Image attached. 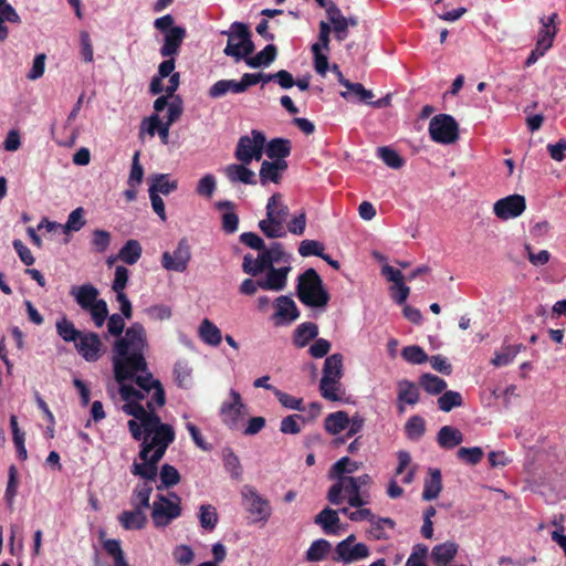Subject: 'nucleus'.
<instances>
[{
  "mask_svg": "<svg viewBox=\"0 0 566 566\" xmlns=\"http://www.w3.org/2000/svg\"><path fill=\"white\" fill-rule=\"evenodd\" d=\"M147 349L146 329L143 324L136 322L125 331L124 337L115 340L112 357L116 381L122 385L125 380L135 377L137 390H142L145 398L161 384L147 369L145 358Z\"/></svg>",
  "mask_w": 566,
  "mask_h": 566,
  "instance_id": "obj_1",
  "label": "nucleus"
},
{
  "mask_svg": "<svg viewBox=\"0 0 566 566\" xmlns=\"http://www.w3.org/2000/svg\"><path fill=\"white\" fill-rule=\"evenodd\" d=\"M346 463H349V458L343 457L332 465L328 475L335 482L328 489L326 499L333 505L347 501L352 507L365 506L370 503L369 490H359L353 476L349 475L358 470V465L345 468Z\"/></svg>",
  "mask_w": 566,
  "mask_h": 566,
  "instance_id": "obj_2",
  "label": "nucleus"
},
{
  "mask_svg": "<svg viewBox=\"0 0 566 566\" xmlns=\"http://www.w3.org/2000/svg\"><path fill=\"white\" fill-rule=\"evenodd\" d=\"M176 433L169 430H163L161 434L145 438L140 443L139 459L142 462H134L130 472L135 476H139L142 482L156 481L158 475V462L163 459L168 447L175 441Z\"/></svg>",
  "mask_w": 566,
  "mask_h": 566,
  "instance_id": "obj_3",
  "label": "nucleus"
},
{
  "mask_svg": "<svg viewBox=\"0 0 566 566\" xmlns=\"http://www.w3.org/2000/svg\"><path fill=\"white\" fill-rule=\"evenodd\" d=\"M119 394L125 403L122 409L126 415L133 416L138 421H143L146 431V438L161 434L163 430L175 432L172 426L161 422L160 417L153 411H148L140 401L145 399V394L137 390L133 385L122 384Z\"/></svg>",
  "mask_w": 566,
  "mask_h": 566,
  "instance_id": "obj_4",
  "label": "nucleus"
},
{
  "mask_svg": "<svg viewBox=\"0 0 566 566\" xmlns=\"http://www.w3.org/2000/svg\"><path fill=\"white\" fill-rule=\"evenodd\" d=\"M70 295L83 311L90 313L97 328L105 324L108 316V307L103 298H98L99 292L97 287L91 283L73 285L70 289Z\"/></svg>",
  "mask_w": 566,
  "mask_h": 566,
  "instance_id": "obj_5",
  "label": "nucleus"
},
{
  "mask_svg": "<svg viewBox=\"0 0 566 566\" xmlns=\"http://www.w3.org/2000/svg\"><path fill=\"white\" fill-rule=\"evenodd\" d=\"M296 295L303 304L310 307H322L329 301L321 276L312 268L298 276Z\"/></svg>",
  "mask_w": 566,
  "mask_h": 566,
  "instance_id": "obj_6",
  "label": "nucleus"
},
{
  "mask_svg": "<svg viewBox=\"0 0 566 566\" xmlns=\"http://www.w3.org/2000/svg\"><path fill=\"white\" fill-rule=\"evenodd\" d=\"M221 34L228 36L224 54L233 57L237 62L245 60L254 51V43L247 24L235 21L229 30L222 31Z\"/></svg>",
  "mask_w": 566,
  "mask_h": 566,
  "instance_id": "obj_7",
  "label": "nucleus"
},
{
  "mask_svg": "<svg viewBox=\"0 0 566 566\" xmlns=\"http://www.w3.org/2000/svg\"><path fill=\"white\" fill-rule=\"evenodd\" d=\"M181 512V497L177 493H158L151 504L150 516L155 527L164 528L178 518Z\"/></svg>",
  "mask_w": 566,
  "mask_h": 566,
  "instance_id": "obj_8",
  "label": "nucleus"
},
{
  "mask_svg": "<svg viewBox=\"0 0 566 566\" xmlns=\"http://www.w3.org/2000/svg\"><path fill=\"white\" fill-rule=\"evenodd\" d=\"M242 506L249 514L251 524L265 525L272 515L270 501L249 484L241 488Z\"/></svg>",
  "mask_w": 566,
  "mask_h": 566,
  "instance_id": "obj_9",
  "label": "nucleus"
},
{
  "mask_svg": "<svg viewBox=\"0 0 566 566\" xmlns=\"http://www.w3.org/2000/svg\"><path fill=\"white\" fill-rule=\"evenodd\" d=\"M264 134L253 129L251 135H244L239 138L234 157L244 165L251 164L252 160H260L264 153Z\"/></svg>",
  "mask_w": 566,
  "mask_h": 566,
  "instance_id": "obj_10",
  "label": "nucleus"
},
{
  "mask_svg": "<svg viewBox=\"0 0 566 566\" xmlns=\"http://www.w3.org/2000/svg\"><path fill=\"white\" fill-rule=\"evenodd\" d=\"M430 138L439 144L449 145L459 138V127L455 119L448 114H439L429 123Z\"/></svg>",
  "mask_w": 566,
  "mask_h": 566,
  "instance_id": "obj_11",
  "label": "nucleus"
},
{
  "mask_svg": "<svg viewBox=\"0 0 566 566\" xmlns=\"http://www.w3.org/2000/svg\"><path fill=\"white\" fill-rule=\"evenodd\" d=\"M191 259L190 245L186 239L179 240L172 252L166 251L161 256V265L167 271L185 272Z\"/></svg>",
  "mask_w": 566,
  "mask_h": 566,
  "instance_id": "obj_12",
  "label": "nucleus"
},
{
  "mask_svg": "<svg viewBox=\"0 0 566 566\" xmlns=\"http://www.w3.org/2000/svg\"><path fill=\"white\" fill-rule=\"evenodd\" d=\"M526 209L524 196L510 195L499 199L493 206L494 214L501 220H510L520 217Z\"/></svg>",
  "mask_w": 566,
  "mask_h": 566,
  "instance_id": "obj_13",
  "label": "nucleus"
},
{
  "mask_svg": "<svg viewBox=\"0 0 566 566\" xmlns=\"http://www.w3.org/2000/svg\"><path fill=\"white\" fill-rule=\"evenodd\" d=\"M229 396L230 399L221 403L219 415L221 421L228 428L234 429L238 426L239 419L242 416V411L245 406L242 401L241 395L237 390L231 389Z\"/></svg>",
  "mask_w": 566,
  "mask_h": 566,
  "instance_id": "obj_14",
  "label": "nucleus"
},
{
  "mask_svg": "<svg viewBox=\"0 0 566 566\" xmlns=\"http://www.w3.org/2000/svg\"><path fill=\"white\" fill-rule=\"evenodd\" d=\"M274 308L275 312L272 319L276 326L290 325L300 316L295 302L286 295H281L275 298Z\"/></svg>",
  "mask_w": 566,
  "mask_h": 566,
  "instance_id": "obj_15",
  "label": "nucleus"
},
{
  "mask_svg": "<svg viewBox=\"0 0 566 566\" xmlns=\"http://www.w3.org/2000/svg\"><path fill=\"white\" fill-rule=\"evenodd\" d=\"M77 353L86 361H96L101 357L102 340L94 332H83L81 337L74 344Z\"/></svg>",
  "mask_w": 566,
  "mask_h": 566,
  "instance_id": "obj_16",
  "label": "nucleus"
},
{
  "mask_svg": "<svg viewBox=\"0 0 566 566\" xmlns=\"http://www.w3.org/2000/svg\"><path fill=\"white\" fill-rule=\"evenodd\" d=\"M334 560L342 562L344 564H352L369 556V548L364 543H357L352 546H347V543H338L335 547Z\"/></svg>",
  "mask_w": 566,
  "mask_h": 566,
  "instance_id": "obj_17",
  "label": "nucleus"
},
{
  "mask_svg": "<svg viewBox=\"0 0 566 566\" xmlns=\"http://www.w3.org/2000/svg\"><path fill=\"white\" fill-rule=\"evenodd\" d=\"M268 273L261 280V289L264 291L281 292L286 287L287 275L292 268L290 265L282 268H268Z\"/></svg>",
  "mask_w": 566,
  "mask_h": 566,
  "instance_id": "obj_18",
  "label": "nucleus"
},
{
  "mask_svg": "<svg viewBox=\"0 0 566 566\" xmlns=\"http://www.w3.org/2000/svg\"><path fill=\"white\" fill-rule=\"evenodd\" d=\"M557 18H558L557 13L554 12L547 18L543 17L539 19L542 27L538 31L537 41H536L535 46H537L541 50H544L546 52L552 48L554 39L557 33V28H556Z\"/></svg>",
  "mask_w": 566,
  "mask_h": 566,
  "instance_id": "obj_19",
  "label": "nucleus"
},
{
  "mask_svg": "<svg viewBox=\"0 0 566 566\" xmlns=\"http://www.w3.org/2000/svg\"><path fill=\"white\" fill-rule=\"evenodd\" d=\"M186 38V30L182 27H174L165 33L164 44L159 52L163 57H175Z\"/></svg>",
  "mask_w": 566,
  "mask_h": 566,
  "instance_id": "obj_20",
  "label": "nucleus"
},
{
  "mask_svg": "<svg viewBox=\"0 0 566 566\" xmlns=\"http://www.w3.org/2000/svg\"><path fill=\"white\" fill-rule=\"evenodd\" d=\"M314 523L319 525L326 535H339L342 532L338 511L331 507L322 510L315 516Z\"/></svg>",
  "mask_w": 566,
  "mask_h": 566,
  "instance_id": "obj_21",
  "label": "nucleus"
},
{
  "mask_svg": "<svg viewBox=\"0 0 566 566\" xmlns=\"http://www.w3.org/2000/svg\"><path fill=\"white\" fill-rule=\"evenodd\" d=\"M182 111H184L182 99L180 98V96H176L172 101H170L166 120L161 124V126L157 130V134L159 135V138L163 144L166 145L168 143L170 126L177 119H179V117L182 114Z\"/></svg>",
  "mask_w": 566,
  "mask_h": 566,
  "instance_id": "obj_22",
  "label": "nucleus"
},
{
  "mask_svg": "<svg viewBox=\"0 0 566 566\" xmlns=\"http://www.w3.org/2000/svg\"><path fill=\"white\" fill-rule=\"evenodd\" d=\"M459 545L453 541H447L442 544L433 546L431 549V560L437 566H447L458 554Z\"/></svg>",
  "mask_w": 566,
  "mask_h": 566,
  "instance_id": "obj_23",
  "label": "nucleus"
},
{
  "mask_svg": "<svg viewBox=\"0 0 566 566\" xmlns=\"http://www.w3.org/2000/svg\"><path fill=\"white\" fill-rule=\"evenodd\" d=\"M244 164H231L224 168V174L230 182H242L244 185H255L256 178L253 170Z\"/></svg>",
  "mask_w": 566,
  "mask_h": 566,
  "instance_id": "obj_24",
  "label": "nucleus"
},
{
  "mask_svg": "<svg viewBox=\"0 0 566 566\" xmlns=\"http://www.w3.org/2000/svg\"><path fill=\"white\" fill-rule=\"evenodd\" d=\"M287 168L285 160H264L260 168V182L265 186L268 182L277 184L281 179V172Z\"/></svg>",
  "mask_w": 566,
  "mask_h": 566,
  "instance_id": "obj_25",
  "label": "nucleus"
},
{
  "mask_svg": "<svg viewBox=\"0 0 566 566\" xmlns=\"http://www.w3.org/2000/svg\"><path fill=\"white\" fill-rule=\"evenodd\" d=\"M216 208L220 211H226L221 218L222 230L228 234L234 233L239 227V217L234 212V203L230 200H221L216 202Z\"/></svg>",
  "mask_w": 566,
  "mask_h": 566,
  "instance_id": "obj_26",
  "label": "nucleus"
},
{
  "mask_svg": "<svg viewBox=\"0 0 566 566\" xmlns=\"http://www.w3.org/2000/svg\"><path fill=\"white\" fill-rule=\"evenodd\" d=\"M339 84L347 88V92L340 93L346 99L354 97L358 102L369 103V99L374 97L370 90L365 88L360 83H352L343 76V73H339Z\"/></svg>",
  "mask_w": 566,
  "mask_h": 566,
  "instance_id": "obj_27",
  "label": "nucleus"
},
{
  "mask_svg": "<svg viewBox=\"0 0 566 566\" xmlns=\"http://www.w3.org/2000/svg\"><path fill=\"white\" fill-rule=\"evenodd\" d=\"M153 490L154 488L149 482H138L132 492V506L144 512L146 509H151L150 495L153 493Z\"/></svg>",
  "mask_w": 566,
  "mask_h": 566,
  "instance_id": "obj_28",
  "label": "nucleus"
},
{
  "mask_svg": "<svg viewBox=\"0 0 566 566\" xmlns=\"http://www.w3.org/2000/svg\"><path fill=\"white\" fill-rule=\"evenodd\" d=\"M289 217V208L282 202V195H272L266 205V218L285 226Z\"/></svg>",
  "mask_w": 566,
  "mask_h": 566,
  "instance_id": "obj_29",
  "label": "nucleus"
},
{
  "mask_svg": "<svg viewBox=\"0 0 566 566\" xmlns=\"http://www.w3.org/2000/svg\"><path fill=\"white\" fill-rule=\"evenodd\" d=\"M429 478L424 480L422 499L424 501L436 500L442 490L441 471L437 468H430Z\"/></svg>",
  "mask_w": 566,
  "mask_h": 566,
  "instance_id": "obj_30",
  "label": "nucleus"
},
{
  "mask_svg": "<svg viewBox=\"0 0 566 566\" xmlns=\"http://www.w3.org/2000/svg\"><path fill=\"white\" fill-rule=\"evenodd\" d=\"M6 22L19 24L21 18L8 0H0V41L7 40L9 35V29Z\"/></svg>",
  "mask_w": 566,
  "mask_h": 566,
  "instance_id": "obj_31",
  "label": "nucleus"
},
{
  "mask_svg": "<svg viewBox=\"0 0 566 566\" xmlns=\"http://www.w3.org/2000/svg\"><path fill=\"white\" fill-rule=\"evenodd\" d=\"M463 433L455 427L443 426L437 434V442L443 449H453L463 442Z\"/></svg>",
  "mask_w": 566,
  "mask_h": 566,
  "instance_id": "obj_32",
  "label": "nucleus"
},
{
  "mask_svg": "<svg viewBox=\"0 0 566 566\" xmlns=\"http://www.w3.org/2000/svg\"><path fill=\"white\" fill-rule=\"evenodd\" d=\"M198 334L200 339L210 346H219L222 340L220 328L208 318L202 319L200 323Z\"/></svg>",
  "mask_w": 566,
  "mask_h": 566,
  "instance_id": "obj_33",
  "label": "nucleus"
},
{
  "mask_svg": "<svg viewBox=\"0 0 566 566\" xmlns=\"http://www.w3.org/2000/svg\"><path fill=\"white\" fill-rule=\"evenodd\" d=\"M118 521L125 530H142L147 523V515L144 511L133 509L132 511H124Z\"/></svg>",
  "mask_w": 566,
  "mask_h": 566,
  "instance_id": "obj_34",
  "label": "nucleus"
},
{
  "mask_svg": "<svg viewBox=\"0 0 566 566\" xmlns=\"http://www.w3.org/2000/svg\"><path fill=\"white\" fill-rule=\"evenodd\" d=\"M525 349V347L522 344H515V345H506L504 344L501 348V350H497L494 353V357L491 359V364L494 367H503L507 366L517 356V354Z\"/></svg>",
  "mask_w": 566,
  "mask_h": 566,
  "instance_id": "obj_35",
  "label": "nucleus"
},
{
  "mask_svg": "<svg viewBox=\"0 0 566 566\" xmlns=\"http://www.w3.org/2000/svg\"><path fill=\"white\" fill-rule=\"evenodd\" d=\"M228 93L241 94L243 93V86H241L240 81L235 80H220L217 81L209 88V96L211 98H220L223 97Z\"/></svg>",
  "mask_w": 566,
  "mask_h": 566,
  "instance_id": "obj_36",
  "label": "nucleus"
},
{
  "mask_svg": "<svg viewBox=\"0 0 566 566\" xmlns=\"http://www.w3.org/2000/svg\"><path fill=\"white\" fill-rule=\"evenodd\" d=\"M350 420L346 411L339 410L327 415L324 428L329 434H338L347 429Z\"/></svg>",
  "mask_w": 566,
  "mask_h": 566,
  "instance_id": "obj_37",
  "label": "nucleus"
},
{
  "mask_svg": "<svg viewBox=\"0 0 566 566\" xmlns=\"http://www.w3.org/2000/svg\"><path fill=\"white\" fill-rule=\"evenodd\" d=\"M260 254L261 261H264L266 268H272L275 263L281 261H289V258L284 252L283 244L280 242H273L270 247L264 245Z\"/></svg>",
  "mask_w": 566,
  "mask_h": 566,
  "instance_id": "obj_38",
  "label": "nucleus"
},
{
  "mask_svg": "<svg viewBox=\"0 0 566 566\" xmlns=\"http://www.w3.org/2000/svg\"><path fill=\"white\" fill-rule=\"evenodd\" d=\"M265 153L272 161L285 160V158L291 154V143L289 139L274 138L269 142Z\"/></svg>",
  "mask_w": 566,
  "mask_h": 566,
  "instance_id": "obj_39",
  "label": "nucleus"
},
{
  "mask_svg": "<svg viewBox=\"0 0 566 566\" xmlns=\"http://www.w3.org/2000/svg\"><path fill=\"white\" fill-rule=\"evenodd\" d=\"M343 377V356L340 354H333L324 361L323 376L326 382L327 379H342Z\"/></svg>",
  "mask_w": 566,
  "mask_h": 566,
  "instance_id": "obj_40",
  "label": "nucleus"
},
{
  "mask_svg": "<svg viewBox=\"0 0 566 566\" xmlns=\"http://www.w3.org/2000/svg\"><path fill=\"white\" fill-rule=\"evenodd\" d=\"M143 253L140 243L135 239H129L118 251L117 258L126 264L137 263Z\"/></svg>",
  "mask_w": 566,
  "mask_h": 566,
  "instance_id": "obj_41",
  "label": "nucleus"
},
{
  "mask_svg": "<svg viewBox=\"0 0 566 566\" xmlns=\"http://www.w3.org/2000/svg\"><path fill=\"white\" fill-rule=\"evenodd\" d=\"M317 335L318 327L315 323H302L296 327L294 332V344L300 348L305 347L308 342L316 338Z\"/></svg>",
  "mask_w": 566,
  "mask_h": 566,
  "instance_id": "obj_42",
  "label": "nucleus"
},
{
  "mask_svg": "<svg viewBox=\"0 0 566 566\" xmlns=\"http://www.w3.org/2000/svg\"><path fill=\"white\" fill-rule=\"evenodd\" d=\"M277 51L274 44H268L262 51L254 56H247L245 63L253 69L269 66L276 57Z\"/></svg>",
  "mask_w": 566,
  "mask_h": 566,
  "instance_id": "obj_43",
  "label": "nucleus"
},
{
  "mask_svg": "<svg viewBox=\"0 0 566 566\" xmlns=\"http://www.w3.org/2000/svg\"><path fill=\"white\" fill-rule=\"evenodd\" d=\"M319 392L324 399L329 401H340L344 395L339 379H327L326 382L321 379Z\"/></svg>",
  "mask_w": 566,
  "mask_h": 566,
  "instance_id": "obj_44",
  "label": "nucleus"
},
{
  "mask_svg": "<svg viewBox=\"0 0 566 566\" xmlns=\"http://www.w3.org/2000/svg\"><path fill=\"white\" fill-rule=\"evenodd\" d=\"M178 187L177 180H170L169 175L167 174H157L153 176L151 185L149 186L148 191H153L154 193H163L165 196L175 191Z\"/></svg>",
  "mask_w": 566,
  "mask_h": 566,
  "instance_id": "obj_45",
  "label": "nucleus"
},
{
  "mask_svg": "<svg viewBox=\"0 0 566 566\" xmlns=\"http://www.w3.org/2000/svg\"><path fill=\"white\" fill-rule=\"evenodd\" d=\"M198 518L201 528L211 532L216 528L218 524L219 515L213 505L202 504L199 506Z\"/></svg>",
  "mask_w": 566,
  "mask_h": 566,
  "instance_id": "obj_46",
  "label": "nucleus"
},
{
  "mask_svg": "<svg viewBox=\"0 0 566 566\" xmlns=\"http://www.w3.org/2000/svg\"><path fill=\"white\" fill-rule=\"evenodd\" d=\"M158 474L160 480V483L156 486L158 491L170 489L180 482V474L171 464H163Z\"/></svg>",
  "mask_w": 566,
  "mask_h": 566,
  "instance_id": "obj_47",
  "label": "nucleus"
},
{
  "mask_svg": "<svg viewBox=\"0 0 566 566\" xmlns=\"http://www.w3.org/2000/svg\"><path fill=\"white\" fill-rule=\"evenodd\" d=\"M222 461L224 469L230 476L234 480H240L242 476V467L239 457L231 448H224L222 450Z\"/></svg>",
  "mask_w": 566,
  "mask_h": 566,
  "instance_id": "obj_48",
  "label": "nucleus"
},
{
  "mask_svg": "<svg viewBox=\"0 0 566 566\" xmlns=\"http://www.w3.org/2000/svg\"><path fill=\"white\" fill-rule=\"evenodd\" d=\"M419 385L429 395H440L446 390L448 386L444 379L429 373L423 374L419 378Z\"/></svg>",
  "mask_w": 566,
  "mask_h": 566,
  "instance_id": "obj_49",
  "label": "nucleus"
},
{
  "mask_svg": "<svg viewBox=\"0 0 566 566\" xmlns=\"http://www.w3.org/2000/svg\"><path fill=\"white\" fill-rule=\"evenodd\" d=\"M57 335L67 343H76L81 337V331L76 329L73 322L67 319L65 316L59 319L55 324Z\"/></svg>",
  "mask_w": 566,
  "mask_h": 566,
  "instance_id": "obj_50",
  "label": "nucleus"
},
{
  "mask_svg": "<svg viewBox=\"0 0 566 566\" xmlns=\"http://www.w3.org/2000/svg\"><path fill=\"white\" fill-rule=\"evenodd\" d=\"M331 548L332 545L327 539L318 538L308 547L306 552V559L311 563L321 562L326 558Z\"/></svg>",
  "mask_w": 566,
  "mask_h": 566,
  "instance_id": "obj_51",
  "label": "nucleus"
},
{
  "mask_svg": "<svg viewBox=\"0 0 566 566\" xmlns=\"http://www.w3.org/2000/svg\"><path fill=\"white\" fill-rule=\"evenodd\" d=\"M398 401L408 405H416L419 400V390L417 386L409 380L398 382Z\"/></svg>",
  "mask_w": 566,
  "mask_h": 566,
  "instance_id": "obj_52",
  "label": "nucleus"
},
{
  "mask_svg": "<svg viewBox=\"0 0 566 566\" xmlns=\"http://www.w3.org/2000/svg\"><path fill=\"white\" fill-rule=\"evenodd\" d=\"M438 407L443 412H449L453 408L463 405L462 396L459 391L444 390L437 400Z\"/></svg>",
  "mask_w": 566,
  "mask_h": 566,
  "instance_id": "obj_53",
  "label": "nucleus"
},
{
  "mask_svg": "<svg viewBox=\"0 0 566 566\" xmlns=\"http://www.w3.org/2000/svg\"><path fill=\"white\" fill-rule=\"evenodd\" d=\"M259 228L269 239H281L286 237L285 226L269 218L259 221Z\"/></svg>",
  "mask_w": 566,
  "mask_h": 566,
  "instance_id": "obj_54",
  "label": "nucleus"
},
{
  "mask_svg": "<svg viewBox=\"0 0 566 566\" xmlns=\"http://www.w3.org/2000/svg\"><path fill=\"white\" fill-rule=\"evenodd\" d=\"M300 421L305 423V416L298 413L290 415L281 420L280 431L284 434H297L302 430Z\"/></svg>",
  "mask_w": 566,
  "mask_h": 566,
  "instance_id": "obj_55",
  "label": "nucleus"
},
{
  "mask_svg": "<svg viewBox=\"0 0 566 566\" xmlns=\"http://www.w3.org/2000/svg\"><path fill=\"white\" fill-rule=\"evenodd\" d=\"M104 549L114 558L113 566H129L125 559L124 552L118 539H106L103 544Z\"/></svg>",
  "mask_w": 566,
  "mask_h": 566,
  "instance_id": "obj_56",
  "label": "nucleus"
},
{
  "mask_svg": "<svg viewBox=\"0 0 566 566\" xmlns=\"http://www.w3.org/2000/svg\"><path fill=\"white\" fill-rule=\"evenodd\" d=\"M401 356L406 361L413 365H421L429 359L427 353L418 345L403 347L401 350Z\"/></svg>",
  "mask_w": 566,
  "mask_h": 566,
  "instance_id": "obj_57",
  "label": "nucleus"
},
{
  "mask_svg": "<svg viewBox=\"0 0 566 566\" xmlns=\"http://www.w3.org/2000/svg\"><path fill=\"white\" fill-rule=\"evenodd\" d=\"M426 430V422L420 416H412L405 426V431L410 440H419Z\"/></svg>",
  "mask_w": 566,
  "mask_h": 566,
  "instance_id": "obj_58",
  "label": "nucleus"
},
{
  "mask_svg": "<svg viewBox=\"0 0 566 566\" xmlns=\"http://www.w3.org/2000/svg\"><path fill=\"white\" fill-rule=\"evenodd\" d=\"M217 189V179L212 174L202 176L196 187V192L200 197L210 199Z\"/></svg>",
  "mask_w": 566,
  "mask_h": 566,
  "instance_id": "obj_59",
  "label": "nucleus"
},
{
  "mask_svg": "<svg viewBox=\"0 0 566 566\" xmlns=\"http://www.w3.org/2000/svg\"><path fill=\"white\" fill-rule=\"evenodd\" d=\"M111 241V233L106 230L96 229L92 233L91 244L96 253H104L108 249Z\"/></svg>",
  "mask_w": 566,
  "mask_h": 566,
  "instance_id": "obj_60",
  "label": "nucleus"
},
{
  "mask_svg": "<svg viewBox=\"0 0 566 566\" xmlns=\"http://www.w3.org/2000/svg\"><path fill=\"white\" fill-rule=\"evenodd\" d=\"M264 261H261V254L258 258H253L251 254H247L243 258L242 270L244 273L256 276L266 270Z\"/></svg>",
  "mask_w": 566,
  "mask_h": 566,
  "instance_id": "obj_61",
  "label": "nucleus"
},
{
  "mask_svg": "<svg viewBox=\"0 0 566 566\" xmlns=\"http://www.w3.org/2000/svg\"><path fill=\"white\" fill-rule=\"evenodd\" d=\"M484 455L482 448L472 447V448H460L457 452V457L459 460L463 461L467 464L475 465L478 464Z\"/></svg>",
  "mask_w": 566,
  "mask_h": 566,
  "instance_id": "obj_62",
  "label": "nucleus"
},
{
  "mask_svg": "<svg viewBox=\"0 0 566 566\" xmlns=\"http://www.w3.org/2000/svg\"><path fill=\"white\" fill-rule=\"evenodd\" d=\"M85 226L84 209L78 207L74 209L67 217L66 223L63 226V232L80 231Z\"/></svg>",
  "mask_w": 566,
  "mask_h": 566,
  "instance_id": "obj_63",
  "label": "nucleus"
},
{
  "mask_svg": "<svg viewBox=\"0 0 566 566\" xmlns=\"http://www.w3.org/2000/svg\"><path fill=\"white\" fill-rule=\"evenodd\" d=\"M379 158L390 168L399 169L403 166L401 156L390 147L378 148Z\"/></svg>",
  "mask_w": 566,
  "mask_h": 566,
  "instance_id": "obj_64",
  "label": "nucleus"
}]
</instances>
